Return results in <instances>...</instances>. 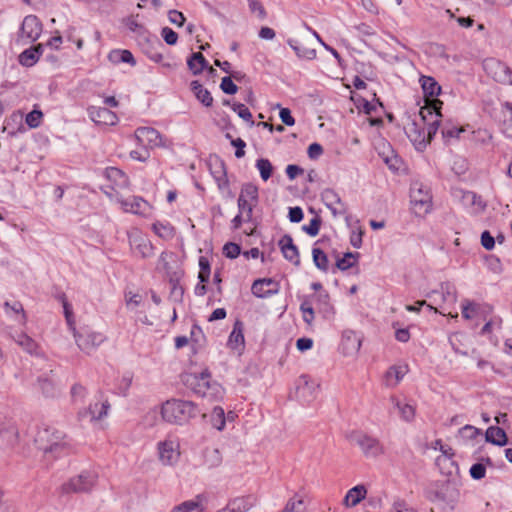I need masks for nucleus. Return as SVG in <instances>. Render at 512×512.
Wrapping results in <instances>:
<instances>
[{"label": "nucleus", "instance_id": "nucleus-1", "mask_svg": "<svg viewBox=\"0 0 512 512\" xmlns=\"http://www.w3.org/2000/svg\"><path fill=\"white\" fill-rule=\"evenodd\" d=\"M35 444L37 449L43 453V458L47 464L69 452L67 444L64 441V434L52 427L38 430L35 437Z\"/></svg>", "mask_w": 512, "mask_h": 512}, {"label": "nucleus", "instance_id": "nucleus-2", "mask_svg": "<svg viewBox=\"0 0 512 512\" xmlns=\"http://www.w3.org/2000/svg\"><path fill=\"white\" fill-rule=\"evenodd\" d=\"M182 382L198 396L209 400L222 398L223 388L218 382L212 380L208 369L200 373H185L182 375Z\"/></svg>", "mask_w": 512, "mask_h": 512}, {"label": "nucleus", "instance_id": "nucleus-3", "mask_svg": "<svg viewBox=\"0 0 512 512\" xmlns=\"http://www.w3.org/2000/svg\"><path fill=\"white\" fill-rule=\"evenodd\" d=\"M199 413L197 406L187 400L171 399L162 405V418L169 423L183 425Z\"/></svg>", "mask_w": 512, "mask_h": 512}, {"label": "nucleus", "instance_id": "nucleus-4", "mask_svg": "<svg viewBox=\"0 0 512 512\" xmlns=\"http://www.w3.org/2000/svg\"><path fill=\"white\" fill-rule=\"evenodd\" d=\"M410 202L412 212L416 216H425L432 209L430 189L420 182H414L410 187Z\"/></svg>", "mask_w": 512, "mask_h": 512}, {"label": "nucleus", "instance_id": "nucleus-5", "mask_svg": "<svg viewBox=\"0 0 512 512\" xmlns=\"http://www.w3.org/2000/svg\"><path fill=\"white\" fill-rule=\"evenodd\" d=\"M259 203V188L251 182L242 184L237 206L240 213H244L245 221L250 222L253 218L254 208Z\"/></svg>", "mask_w": 512, "mask_h": 512}, {"label": "nucleus", "instance_id": "nucleus-6", "mask_svg": "<svg viewBox=\"0 0 512 512\" xmlns=\"http://www.w3.org/2000/svg\"><path fill=\"white\" fill-rule=\"evenodd\" d=\"M97 478L98 476L95 472L84 471L65 482L61 486V492L63 494L89 492L95 486Z\"/></svg>", "mask_w": 512, "mask_h": 512}, {"label": "nucleus", "instance_id": "nucleus-7", "mask_svg": "<svg viewBox=\"0 0 512 512\" xmlns=\"http://www.w3.org/2000/svg\"><path fill=\"white\" fill-rule=\"evenodd\" d=\"M74 338L79 349L86 354L94 352L106 340L104 334L89 328H82L75 332Z\"/></svg>", "mask_w": 512, "mask_h": 512}, {"label": "nucleus", "instance_id": "nucleus-8", "mask_svg": "<svg viewBox=\"0 0 512 512\" xmlns=\"http://www.w3.org/2000/svg\"><path fill=\"white\" fill-rule=\"evenodd\" d=\"M129 245L132 252L141 258H148L154 254V248L150 240L137 228L127 232Z\"/></svg>", "mask_w": 512, "mask_h": 512}, {"label": "nucleus", "instance_id": "nucleus-9", "mask_svg": "<svg viewBox=\"0 0 512 512\" xmlns=\"http://www.w3.org/2000/svg\"><path fill=\"white\" fill-rule=\"evenodd\" d=\"M42 32V23L35 15L26 16L21 24L18 41L28 44L36 41Z\"/></svg>", "mask_w": 512, "mask_h": 512}, {"label": "nucleus", "instance_id": "nucleus-10", "mask_svg": "<svg viewBox=\"0 0 512 512\" xmlns=\"http://www.w3.org/2000/svg\"><path fill=\"white\" fill-rule=\"evenodd\" d=\"M354 441L367 458H377L384 453V449L380 441L372 436L363 433H354L352 436Z\"/></svg>", "mask_w": 512, "mask_h": 512}, {"label": "nucleus", "instance_id": "nucleus-11", "mask_svg": "<svg viewBox=\"0 0 512 512\" xmlns=\"http://www.w3.org/2000/svg\"><path fill=\"white\" fill-rule=\"evenodd\" d=\"M124 212L133 213L143 217H149L152 212V206L148 201L140 196H131L127 199L117 198Z\"/></svg>", "mask_w": 512, "mask_h": 512}, {"label": "nucleus", "instance_id": "nucleus-12", "mask_svg": "<svg viewBox=\"0 0 512 512\" xmlns=\"http://www.w3.org/2000/svg\"><path fill=\"white\" fill-rule=\"evenodd\" d=\"M320 390V384L309 377L308 375H302L299 378L297 385V396L304 402H310L316 398Z\"/></svg>", "mask_w": 512, "mask_h": 512}, {"label": "nucleus", "instance_id": "nucleus-13", "mask_svg": "<svg viewBox=\"0 0 512 512\" xmlns=\"http://www.w3.org/2000/svg\"><path fill=\"white\" fill-rule=\"evenodd\" d=\"M136 140L149 148L163 146V139L161 134L152 127H139L135 130Z\"/></svg>", "mask_w": 512, "mask_h": 512}, {"label": "nucleus", "instance_id": "nucleus-14", "mask_svg": "<svg viewBox=\"0 0 512 512\" xmlns=\"http://www.w3.org/2000/svg\"><path fill=\"white\" fill-rule=\"evenodd\" d=\"M158 452L162 464L174 465L180 456L179 444L174 440H165L158 444Z\"/></svg>", "mask_w": 512, "mask_h": 512}, {"label": "nucleus", "instance_id": "nucleus-15", "mask_svg": "<svg viewBox=\"0 0 512 512\" xmlns=\"http://www.w3.org/2000/svg\"><path fill=\"white\" fill-rule=\"evenodd\" d=\"M321 198L326 207L331 211L333 217L344 216L347 213L345 204L334 190L325 189L321 193Z\"/></svg>", "mask_w": 512, "mask_h": 512}, {"label": "nucleus", "instance_id": "nucleus-16", "mask_svg": "<svg viewBox=\"0 0 512 512\" xmlns=\"http://www.w3.org/2000/svg\"><path fill=\"white\" fill-rule=\"evenodd\" d=\"M252 293L258 298H267L279 291V284L271 278L255 280L251 287Z\"/></svg>", "mask_w": 512, "mask_h": 512}, {"label": "nucleus", "instance_id": "nucleus-17", "mask_svg": "<svg viewBox=\"0 0 512 512\" xmlns=\"http://www.w3.org/2000/svg\"><path fill=\"white\" fill-rule=\"evenodd\" d=\"M109 409L110 403L108 400H99L91 403L87 409L79 412V416L82 418L90 416V421H99L107 417Z\"/></svg>", "mask_w": 512, "mask_h": 512}, {"label": "nucleus", "instance_id": "nucleus-18", "mask_svg": "<svg viewBox=\"0 0 512 512\" xmlns=\"http://www.w3.org/2000/svg\"><path fill=\"white\" fill-rule=\"evenodd\" d=\"M284 258L294 265H300V257L297 246L293 243V239L289 234H285L278 243Z\"/></svg>", "mask_w": 512, "mask_h": 512}, {"label": "nucleus", "instance_id": "nucleus-19", "mask_svg": "<svg viewBox=\"0 0 512 512\" xmlns=\"http://www.w3.org/2000/svg\"><path fill=\"white\" fill-rule=\"evenodd\" d=\"M206 501L207 498L204 494H198L193 499L174 506L170 512H204Z\"/></svg>", "mask_w": 512, "mask_h": 512}, {"label": "nucleus", "instance_id": "nucleus-20", "mask_svg": "<svg viewBox=\"0 0 512 512\" xmlns=\"http://www.w3.org/2000/svg\"><path fill=\"white\" fill-rule=\"evenodd\" d=\"M91 120L98 124L113 125L117 122L116 114L106 107L91 106L88 108Z\"/></svg>", "mask_w": 512, "mask_h": 512}, {"label": "nucleus", "instance_id": "nucleus-21", "mask_svg": "<svg viewBox=\"0 0 512 512\" xmlns=\"http://www.w3.org/2000/svg\"><path fill=\"white\" fill-rule=\"evenodd\" d=\"M406 134L418 150H422L428 144L426 130L421 128L416 122L411 123L406 128Z\"/></svg>", "mask_w": 512, "mask_h": 512}, {"label": "nucleus", "instance_id": "nucleus-22", "mask_svg": "<svg viewBox=\"0 0 512 512\" xmlns=\"http://www.w3.org/2000/svg\"><path fill=\"white\" fill-rule=\"evenodd\" d=\"M341 347L346 355L357 353L361 347V340L354 331H345L342 335Z\"/></svg>", "mask_w": 512, "mask_h": 512}, {"label": "nucleus", "instance_id": "nucleus-23", "mask_svg": "<svg viewBox=\"0 0 512 512\" xmlns=\"http://www.w3.org/2000/svg\"><path fill=\"white\" fill-rule=\"evenodd\" d=\"M44 51L43 44H38L34 47H30L24 50L19 55V62L22 66L31 67L33 66L40 58Z\"/></svg>", "mask_w": 512, "mask_h": 512}, {"label": "nucleus", "instance_id": "nucleus-24", "mask_svg": "<svg viewBox=\"0 0 512 512\" xmlns=\"http://www.w3.org/2000/svg\"><path fill=\"white\" fill-rule=\"evenodd\" d=\"M231 505L235 508V512H248L258 503L255 495H246L235 497L229 500Z\"/></svg>", "mask_w": 512, "mask_h": 512}, {"label": "nucleus", "instance_id": "nucleus-25", "mask_svg": "<svg viewBox=\"0 0 512 512\" xmlns=\"http://www.w3.org/2000/svg\"><path fill=\"white\" fill-rule=\"evenodd\" d=\"M485 440L497 446H505L508 443L506 432L498 426H490L486 430Z\"/></svg>", "mask_w": 512, "mask_h": 512}, {"label": "nucleus", "instance_id": "nucleus-26", "mask_svg": "<svg viewBox=\"0 0 512 512\" xmlns=\"http://www.w3.org/2000/svg\"><path fill=\"white\" fill-rule=\"evenodd\" d=\"M367 490L364 485H357L348 490L344 497V505L347 507H354L366 497Z\"/></svg>", "mask_w": 512, "mask_h": 512}, {"label": "nucleus", "instance_id": "nucleus-27", "mask_svg": "<svg viewBox=\"0 0 512 512\" xmlns=\"http://www.w3.org/2000/svg\"><path fill=\"white\" fill-rule=\"evenodd\" d=\"M15 342L21 346L27 353L35 356H41L42 352L34 339L27 334L20 333L15 337Z\"/></svg>", "mask_w": 512, "mask_h": 512}, {"label": "nucleus", "instance_id": "nucleus-28", "mask_svg": "<svg viewBox=\"0 0 512 512\" xmlns=\"http://www.w3.org/2000/svg\"><path fill=\"white\" fill-rule=\"evenodd\" d=\"M435 294H439V292L434 290L427 294V297L432 298V296ZM440 297L442 302L455 303L457 301V292L455 286L449 282L441 283Z\"/></svg>", "mask_w": 512, "mask_h": 512}, {"label": "nucleus", "instance_id": "nucleus-29", "mask_svg": "<svg viewBox=\"0 0 512 512\" xmlns=\"http://www.w3.org/2000/svg\"><path fill=\"white\" fill-rule=\"evenodd\" d=\"M323 242H324V240L320 239L314 244V247L312 249V257H313V262H314L315 266L319 270L326 272L328 270V263H329L328 257L326 255V253L321 248L317 247L319 244H321Z\"/></svg>", "mask_w": 512, "mask_h": 512}, {"label": "nucleus", "instance_id": "nucleus-30", "mask_svg": "<svg viewBox=\"0 0 512 512\" xmlns=\"http://www.w3.org/2000/svg\"><path fill=\"white\" fill-rule=\"evenodd\" d=\"M213 178L220 190L224 191L229 188V180L227 177L225 164L222 161H217L215 169L212 171Z\"/></svg>", "mask_w": 512, "mask_h": 512}, {"label": "nucleus", "instance_id": "nucleus-31", "mask_svg": "<svg viewBox=\"0 0 512 512\" xmlns=\"http://www.w3.org/2000/svg\"><path fill=\"white\" fill-rule=\"evenodd\" d=\"M420 83L425 96L435 97L441 92V86L431 76H421Z\"/></svg>", "mask_w": 512, "mask_h": 512}, {"label": "nucleus", "instance_id": "nucleus-32", "mask_svg": "<svg viewBox=\"0 0 512 512\" xmlns=\"http://www.w3.org/2000/svg\"><path fill=\"white\" fill-rule=\"evenodd\" d=\"M191 90L193 91L197 100L200 101L204 106L210 107L212 105L213 97L211 93L198 81L191 82Z\"/></svg>", "mask_w": 512, "mask_h": 512}, {"label": "nucleus", "instance_id": "nucleus-33", "mask_svg": "<svg viewBox=\"0 0 512 512\" xmlns=\"http://www.w3.org/2000/svg\"><path fill=\"white\" fill-rule=\"evenodd\" d=\"M391 402L393 403V406L394 408H396L400 414V417L404 420V421H412L415 417V408L414 406L408 404V403H403L401 402L399 399L395 398V397H392L391 398Z\"/></svg>", "mask_w": 512, "mask_h": 512}, {"label": "nucleus", "instance_id": "nucleus-34", "mask_svg": "<svg viewBox=\"0 0 512 512\" xmlns=\"http://www.w3.org/2000/svg\"><path fill=\"white\" fill-rule=\"evenodd\" d=\"M187 65L193 74H200L207 66L208 62L200 52L193 53L187 61Z\"/></svg>", "mask_w": 512, "mask_h": 512}, {"label": "nucleus", "instance_id": "nucleus-35", "mask_svg": "<svg viewBox=\"0 0 512 512\" xmlns=\"http://www.w3.org/2000/svg\"><path fill=\"white\" fill-rule=\"evenodd\" d=\"M37 381L45 397H55L57 395V384L52 377L41 376Z\"/></svg>", "mask_w": 512, "mask_h": 512}, {"label": "nucleus", "instance_id": "nucleus-36", "mask_svg": "<svg viewBox=\"0 0 512 512\" xmlns=\"http://www.w3.org/2000/svg\"><path fill=\"white\" fill-rule=\"evenodd\" d=\"M109 60L114 64L128 63L134 66L136 61L129 50H113L109 53Z\"/></svg>", "mask_w": 512, "mask_h": 512}, {"label": "nucleus", "instance_id": "nucleus-37", "mask_svg": "<svg viewBox=\"0 0 512 512\" xmlns=\"http://www.w3.org/2000/svg\"><path fill=\"white\" fill-rule=\"evenodd\" d=\"M228 345L232 349H237L244 345V335L241 322L237 321L234 324L233 330L228 338Z\"/></svg>", "mask_w": 512, "mask_h": 512}, {"label": "nucleus", "instance_id": "nucleus-38", "mask_svg": "<svg viewBox=\"0 0 512 512\" xmlns=\"http://www.w3.org/2000/svg\"><path fill=\"white\" fill-rule=\"evenodd\" d=\"M407 373L406 366H392L386 372V382L389 386L397 385Z\"/></svg>", "mask_w": 512, "mask_h": 512}, {"label": "nucleus", "instance_id": "nucleus-39", "mask_svg": "<svg viewBox=\"0 0 512 512\" xmlns=\"http://www.w3.org/2000/svg\"><path fill=\"white\" fill-rule=\"evenodd\" d=\"M209 422L213 428L222 431L226 424L224 409L220 406H215L209 416Z\"/></svg>", "mask_w": 512, "mask_h": 512}, {"label": "nucleus", "instance_id": "nucleus-40", "mask_svg": "<svg viewBox=\"0 0 512 512\" xmlns=\"http://www.w3.org/2000/svg\"><path fill=\"white\" fill-rule=\"evenodd\" d=\"M152 230L165 240L172 239L175 235V229L169 222L157 221L152 225Z\"/></svg>", "mask_w": 512, "mask_h": 512}, {"label": "nucleus", "instance_id": "nucleus-41", "mask_svg": "<svg viewBox=\"0 0 512 512\" xmlns=\"http://www.w3.org/2000/svg\"><path fill=\"white\" fill-rule=\"evenodd\" d=\"M481 434V430L472 425H465L458 431V436L463 444H468L470 441L481 436Z\"/></svg>", "mask_w": 512, "mask_h": 512}, {"label": "nucleus", "instance_id": "nucleus-42", "mask_svg": "<svg viewBox=\"0 0 512 512\" xmlns=\"http://www.w3.org/2000/svg\"><path fill=\"white\" fill-rule=\"evenodd\" d=\"M287 42L299 58L312 60L316 57V51L314 49L301 47L298 41L293 39H289Z\"/></svg>", "mask_w": 512, "mask_h": 512}, {"label": "nucleus", "instance_id": "nucleus-43", "mask_svg": "<svg viewBox=\"0 0 512 512\" xmlns=\"http://www.w3.org/2000/svg\"><path fill=\"white\" fill-rule=\"evenodd\" d=\"M106 175L110 180L115 181L119 186L124 187L128 185V177L122 170L116 167L107 168Z\"/></svg>", "mask_w": 512, "mask_h": 512}, {"label": "nucleus", "instance_id": "nucleus-44", "mask_svg": "<svg viewBox=\"0 0 512 512\" xmlns=\"http://www.w3.org/2000/svg\"><path fill=\"white\" fill-rule=\"evenodd\" d=\"M256 168L260 173V177L263 181H267L273 172V166L271 162L266 158H260L256 160Z\"/></svg>", "mask_w": 512, "mask_h": 512}, {"label": "nucleus", "instance_id": "nucleus-45", "mask_svg": "<svg viewBox=\"0 0 512 512\" xmlns=\"http://www.w3.org/2000/svg\"><path fill=\"white\" fill-rule=\"evenodd\" d=\"M358 253L347 252L344 256L337 260L336 266L338 269L345 271L356 264Z\"/></svg>", "mask_w": 512, "mask_h": 512}, {"label": "nucleus", "instance_id": "nucleus-46", "mask_svg": "<svg viewBox=\"0 0 512 512\" xmlns=\"http://www.w3.org/2000/svg\"><path fill=\"white\" fill-rule=\"evenodd\" d=\"M199 274L198 279L202 283H207L210 278L211 268H210V262L207 257L200 256L199 258Z\"/></svg>", "mask_w": 512, "mask_h": 512}, {"label": "nucleus", "instance_id": "nucleus-47", "mask_svg": "<svg viewBox=\"0 0 512 512\" xmlns=\"http://www.w3.org/2000/svg\"><path fill=\"white\" fill-rule=\"evenodd\" d=\"M234 112L238 114L240 118L248 122L251 126L254 125L253 117L249 109L242 103H234L231 105Z\"/></svg>", "mask_w": 512, "mask_h": 512}, {"label": "nucleus", "instance_id": "nucleus-48", "mask_svg": "<svg viewBox=\"0 0 512 512\" xmlns=\"http://www.w3.org/2000/svg\"><path fill=\"white\" fill-rule=\"evenodd\" d=\"M4 308H5V312L8 315H11L12 313L13 314H21L22 322L23 323L26 322V314H25L23 305L20 302L15 301L12 304L9 302H5Z\"/></svg>", "mask_w": 512, "mask_h": 512}, {"label": "nucleus", "instance_id": "nucleus-49", "mask_svg": "<svg viewBox=\"0 0 512 512\" xmlns=\"http://www.w3.org/2000/svg\"><path fill=\"white\" fill-rule=\"evenodd\" d=\"M300 310L303 313V320L310 324L314 320L312 302L309 299H305L300 305Z\"/></svg>", "mask_w": 512, "mask_h": 512}, {"label": "nucleus", "instance_id": "nucleus-50", "mask_svg": "<svg viewBox=\"0 0 512 512\" xmlns=\"http://www.w3.org/2000/svg\"><path fill=\"white\" fill-rule=\"evenodd\" d=\"M281 512H304V502L301 498H291Z\"/></svg>", "mask_w": 512, "mask_h": 512}, {"label": "nucleus", "instance_id": "nucleus-51", "mask_svg": "<svg viewBox=\"0 0 512 512\" xmlns=\"http://www.w3.org/2000/svg\"><path fill=\"white\" fill-rule=\"evenodd\" d=\"M389 512H418L413 507L409 506L408 503L400 498L393 501Z\"/></svg>", "mask_w": 512, "mask_h": 512}, {"label": "nucleus", "instance_id": "nucleus-52", "mask_svg": "<svg viewBox=\"0 0 512 512\" xmlns=\"http://www.w3.org/2000/svg\"><path fill=\"white\" fill-rule=\"evenodd\" d=\"M321 226V219L316 216L312 218L308 225L303 226V230L309 235V236H316L319 233Z\"/></svg>", "mask_w": 512, "mask_h": 512}, {"label": "nucleus", "instance_id": "nucleus-53", "mask_svg": "<svg viewBox=\"0 0 512 512\" xmlns=\"http://www.w3.org/2000/svg\"><path fill=\"white\" fill-rule=\"evenodd\" d=\"M241 253V248L238 244L229 242L223 247V254L230 259L237 258Z\"/></svg>", "mask_w": 512, "mask_h": 512}, {"label": "nucleus", "instance_id": "nucleus-54", "mask_svg": "<svg viewBox=\"0 0 512 512\" xmlns=\"http://www.w3.org/2000/svg\"><path fill=\"white\" fill-rule=\"evenodd\" d=\"M42 112L40 110H33L26 116V123L30 128H37L42 119Z\"/></svg>", "mask_w": 512, "mask_h": 512}, {"label": "nucleus", "instance_id": "nucleus-55", "mask_svg": "<svg viewBox=\"0 0 512 512\" xmlns=\"http://www.w3.org/2000/svg\"><path fill=\"white\" fill-rule=\"evenodd\" d=\"M220 88L224 93L229 95H233L238 91L237 85L232 81L231 77L229 76L222 78Z\"/></svg>", "mask_w": 512, "mask_h": 512}, {"label": "nucleus", "instance_id": "nucleus-56", "mask_svg": "<svg viewBox=\"0 0 512 512\" xmlns=\"http://www.w3.org/2000/svg\"><path fill=\"white\" fill-rule=\"evenodd\" d=\"M70 394L73 402L83 401L86 396V388L81 384L76 383L71 387Z\"/></svg>", "mask_w": 512, "mask_h": 512}, {"label": "nucleus", "instance_id": "nucleus-57", "mask_svg": "<svg viewBox=\"0 0 512 512\" xmlns=\"http://www.w3.org/2000/svg\"><path fill=\"white\" fill-rule=\"evenodd\" d=\"M249 9L252 13H257L258 17L263 20L266 18L267 13L259 0H247Z\"/></svg>", "mask_w": 512, "mask_h": 512}, {"label": "nucleus", "instance_id": "nucleus-58", "mask_svg": "<svg viewBox=\"0 0 512 512\" xmlns=\"http://www.w3.org/2000/svg\"><path fill=\"white\" fill-rule=\"evenodd\" d=\"M463 199L470 202L472 205L477 206L478 210H484L486 207V204L474 192H465L463 195Z\"/></svg>", "mask_w": 512, "mask_h": 512}, {"label": "nucleus", "instance_id": "nucleus-59", "mask_svg": "<svg viewBox=\"0 0 512 512\" xmlns=\"http://www.w3.org/2000/svg\"><path fill=\"white\" fill-rule=\"evenodd\" d=\"M442 103L440 101H434L433 103V106L432 107H423L421 108L420 110V115H421V118H422V121L425 122V119L427 117V115H432L433 112H435L436 116L437 117H441V113H440V105Z\"/></svg>", "mask_w": 512, "mask_h": 512}, {"label": "nucleus", "instance_id": "nucleus-60", "mask_svg": "<svg viewBox=\"0 0 512 512\" xmlns=\"http://www.w3.org/2000/svg\"><path fill=\"white\" fill-rule=\"evenodd\" d=\"M161 36L168 45H175L178 41V34L169 27L161 29Z\"/></svg>", "mask_w": 512, "mask_h": 512}, {"label": "nucleus", "instance_id": "nucleus-61", "mask_svg": "<svg viewBox=\"0 0 512 512\" xmlns=\"http://www.w3.org/2000/svg\"><path fill=\"white\" fill-rule=\"evenodd\" d=\"M486 468L482 463L473 464L470 468V475L475 480H480L485 477Z\"/></svg>", "mask_w": 512, "mask_h": 512}, {"label": "nucleus", "instance_id": "nucleus-62", "mask_svg": "<svg viewBox=\"0 0 512 512\" xmlns=\"http://www.w3.org/2000/svg\"><path fill=\"white\" fill-rule=\"evenodd\" d=\"M481 245L486 250H492L495 247V238L490 234L489 231H484L481 234Z\"/></svg>", "mask_w": 512, "mask_h": 512}, {"label": "nucleus", "instance_id": "nucleus-63", "mask_svg": "<svg viewBox=\"0 0 512 512\" xmlns=\"http://www.w3.org/2000/svg\"><path fill=\"white\" fill-rule=\"evenodd\" d=\"M231 145L236 148V151H235L236 158H242L245 156L244 149L246 147V143L243 139H241V138L232 139Z\"/></svg>", "mask_w": 512, "mask_h": 512}, {"label": "nucleus", "instance_id": "nucleus-64", "mask_svg": "<svg viewBox=\"0 0 512 512\" xmlns=\"http://www.w3.org/2000/svg\"><path fill=\"white\" fill-rule=\"evenodd\" d=\"M168 18L172 24H175L177 26H183V24L185 23V17L183 13L177 10H170L168 12Z\"/></svg>", "mask_w": 512, "mask_h": 512}]
</instances>
